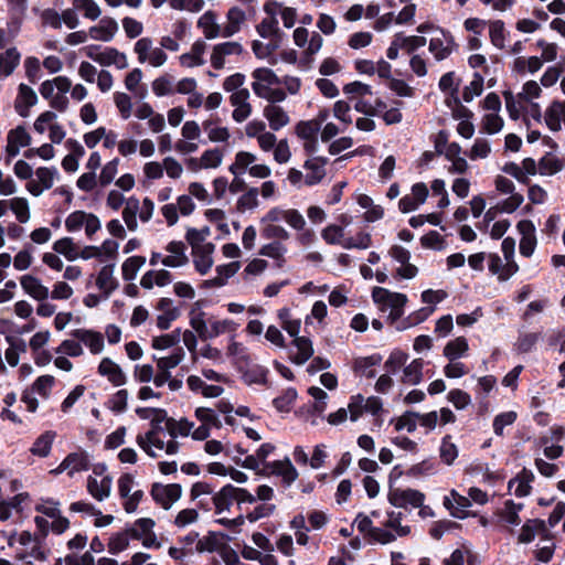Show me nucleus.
Returning <instances> with one entry per match:
<instances>
[{"label":"nucleus","mask_w":565,"mask_h":565,"mask_svg":"<svg viewBox=\"0 0 565 565\" xmlns=\"http://www.w3.org/2000/svg\"><path fill=\"white\" fill-rule=\"evenodd\" d=\"M565 167V161L554 157L551 152H547L539 160V170L540 173L545 174H555L562 171Z\"/></svg>","instance_id":"nucleus-24"},{"label":"nucleus","mask_w":565,"mask_h":565,"mask_svg":"<svg viewBox=\"0 0 565 565\" xmlns=\"http://www.w3.org/2000/svg\"><path fill=\"white\" fill-rule=\"evenodd\" d=\"M76 9L84 11V17L96 20L100 15V9L94 0H73Z\"/></svg>","instance_id":"nucleus-53"},{"label":"nucleus","mask_w":565,"mask_h":565,"mask_svg":"<svg viewBox=\"0 0 565 565\" xmlns=\"http://www.w3.org/2000/svg\"><path fill=\"white\" fill-rule=\"evenodd\" d=\"M516 413L513 411L500 413L493 419L492 427L497 436H503L505 426L512 425L516 420Z\"/></svg>","instance_id":"nucleus-44"},{"label":"nucleus","mask_w":565,"mask_h":565,"mask_svg":"<svg viewBox=\"0 0 565 565\" xmlns=\"http://www.w3.org/2000/svg\"><path fill=\"white\" fill-rule=\"evenodd\" d=\"M150 495L158 505L169 510L181 498L182 487L180 483L162 484L154 482L151 484Z\"/></svg>","instance_id":"nucleus-1"},{"label":"nucleus","mask_w":565,"mask_h":565,"mask_svg":"<svg viewBox=\"0 0 565 565\" xmlns=\"http://www.w3.org/2000/svg\"><path fill=\"white\" fill-rule=\"evenodd\" d=\"M71 334L75 339L84 342L93 354H98L104 349V335L98 331L75 329Z\"/></svg>","instance_id":"nucleus-6"},{"label":"nucleus","mask_w":565,"mask_h":565,"mask_svg":"<svg viewBox=\"0 0 565 565\" xmlns=\"http://www.w3.org/2000/svg\"><path fill=\"white\" fill-rule=\"evenodd\" d=\"M172 77L168 74L156 78L152 82V90L157 96H166L172 94Z\"/></svg>","instance_id":"nucleus-60"},{"label":"nucleus","mask_w":565,"mask_h":565,"mask_svg":"<svg viewBox=\"0 0 565 565\" xmlns=\"http://www.w3.org/2000/svg\"><path fill=\"white\" fill-rule=\"evenodd\" d=\"M206 44L204 41H195L192 45L191 53H184L180 56L181 64L188 67L203 65L204 60L202 58V55L204 54Z\"/></svg>","instance_id":"nucleus-20"},{"label":"nucleus","mask_w":565,"mask_h":565,"mask_svg":"<svg viewBox=\"0 0 565 565\" xmlns=\"http://www.w3.org/2000/svg\"><path fill=\"white\" fill-rule=\"evenodd\" d=\"M447 398L457 409H463L471 403L470 395L460 388L449 391Z\"/></svg>","instance_id":"nucleus-56"},{"label":"nucleus","mask_w":565,"mask_h":565,"mask_svg":"<svg viewBox=\"0 0 565 565\" xmlns=\"http://www.w3.org/2000/svg\"><path fill=\"white\" fill-rule=\"evenodd\" d=\"M195 417L202 423V425H206L207 427L213 426L217 429L222 427L221 420L212 408L198 407L195 409Z\"/></svg>","instance_id":"nucleus-47"},{"label":"nucleus","mask_w":565,"mask_h":565,"mask_svg":"<svg viewBox=\"0 0 565 565\" xmlns=\"http://www.w3.org/2000/svg\"><path fill=\"white\" fill-rule=\"evenodd\" d=\"M388 502L396 508H406L407 504L413 508L422 507L425 501V494L415 489H399L391 487L387 494Z\"/></svg>","instance_id":"nucleus-2"},{"label":"nucleus","mask_w":565,"mask_h":565,"mask_svg":"<svg viewBox=\"0 0 565 565\" xmlns=\"http://www.w3.org/2000/svg\"><path fill=\"white\" fill-rule=\"evenodd\" d=\"M329 162L326 157H315L305 161L303 168L310 172L305 177V183L309 186L318 184L326 175L324 166Z\"/></svg>","instance_id":"nucleus-3"},{"label":"nucleus","mask_w":565,"mask_h":565,"mask_svg":"<svg viewBox=\"0 0 565 565\" xmlns=\"http://www.w3.org/2000/svg\"><path fill=\"white\" fill-rule=\"evenodd\" d=\"M423 366L424 362L422 359L413 360L407 366L404 367L403 382L417 385L423 380Z\"/></svg>","instance_id":"nucleus-27"},{"label":"nucleus","mask_w":565,"mask_h":565,"mask_svg":"<svg viewBox=\"0 0 565 565\" xmlns=\"http://www.w3.org/2000/svg\"><path fill=\"white\" fill-rule=\"evenodd\" d=\"M53 250L73 262L78 257L77 247L71 237H63L53 244Z\"/></svg>","instance_id":"nucleus-31"},{"label":"nucleus","mask_w":565,"mask_h":565,"mask_svg":"<svg viewBox=\"0 0 565 565\" xmlns=\"http://www.w3.org/2000/svg\"><path fill=\"white\" fill-rule=\"evenodd\" d=\"M146 257L136 255L128 257L121 266L122 279L131 281L136 278L138 270L145 265Z\"/></svg>","instance_id":"nucleus-26"},{"label":"nucleus","mask_w":565,"mask_h":565,"mask_svg":"<svg viewBox=\"0 0 565 565\" xmlns=\"http://www.w3.org/2000/svg\"><path fill=\"white\" fill-rule=\"evenodd\" d=\"M114 264L105 265L98 273L96 286L103 291V298L107 299L118 288V281L113 276Z\"/></svg>","instance_id":"nucleus-9"},{"label":"nucleus","mask_w":565,"mask_h":565,"mask_svg":"<svg viewBox=\"0 0 565 565\" xmlns=\"http://www.w3.org/2000/svg\"><path fill=\"white\" fill-rule=\"evenodd\" d=\"M214 244L213 243H205L200 248H198L195 252H193L194 255V267L195 270L201 275H206L209 270L211 269L213 265L212 259V253L214 252Z\"/></svg>","instance_id":"nucleus-8"},{"label":"nucleus","mask_w":565,"mask_h":565,"mask_svg":"<svg viewBox=\"0 0 565 565\" xmlns=\"http://www.w3.org/2000/svg\"><path fill=\"white\" fill-rule=\"evenodd\" d=\"M117 31L118 24L116 20L110 17H104L97 25L89 28L88 34L94 40L109 42Z\"/></svg>","instance_id":"nucleus-4"},{"label":"nucleus","mask_w":565,"mask_h":565,"mask_svg":"<svg viewBox=\"0 0 565 565\" xmlns=\"http://www.w3.org/2000/svg\"><path fill=\"white\" fill-rule=\"evenodd\" d=\"M158 431L150 429L145 436L138 435L136 441L138 446L151 458H156L157 454L152 450L151 446L163 449L164 441L158 437Z\"/></svg>","instance_id":"nucleus-16"},{"label":"nucleus","mask_w":565,"mask_h":565,"mask_svg":"<svg viewBox=\"0 0 565 565\" xmlns=\"http://www.w3.org/2000/svg\"><path fill=\"white\" fill-rule=\"evenodd\" d=\"M115 104L124 119H128L131 114V98L126 93L117 92L114 95Z\"/></svg>","instance_id":"nucleus-63"},{"label":"nucleus","mask_w":565,"mask_h":565,"mask_svg":"<svg viewBox=\"0 0 565 565\" xmlns=\"http://www.w3.org/2000/svg\"><path fill=\"white\" fill-rule=\"evenodd\" d=\"M490 41L491 43L502 50L504 47V40H505V29H504V22L502 20H494L490 21Z\"/></svg>","instance_id":"nucleus-38"},{"label":"nucleus","mask_w":565,"mask_h":565,"mask_svg":"<svg viewBox=\"0 0 565 565\" xmlns=\"http://www.w3.org/2000/svg\"><path fill=\"white\" fill-rule=\"evenodd\" d=\"M291 343L298 350L297 354L290 358L292 363L302 365L313 355V347L309 338L296 337Z\"/></svg>","instance_id":"nucleus-15"},{"label":"nucleus","mask_w":565,"mask_h":565,"mask_svg":"<svg viewBox=\"0 0 565 565\" xmlns=\"http://www.w3.org/2000/svg\"><path fill=\"white\" fill-rule=\"evenodd\" d=\"M66 463L70 466L67 475L72 477L75 472L86 471L90 467L89 456L85 450L70 452L66 457Z\"/></svg>","instance_id":"nucleus-21"},{"label":"nucleus","mask_w":565,"mask_h":565,"mask_svg":"<svg viewBox=\"0 0 565 565\" xmlns=\"http://www.w3.org/2000/svg\"><path fill=\"white\" fill-rule=\"evenodd\" d=\"M98 373L106 376L115 386H121L126 383L127 377L120 366L111 359L104 358L98 365Z\"/></svg>","instance_id":"nucleus-7"},{"label":"nucleus","mask_w":565,"mask_h":565,"mask_svg":"<svg viewBox=\"0 0 565 565\" xmlns=\"http://www.w3.org/2000/svg\"><path fill=\"white\" fill-rule=\"evenodd\" d=\"M235 329V323L233 320L225 319L221 321L211 322V328L207 331V340L216 338L227 331H232Z\"/></svg>","instance_id":"nucleus-58"},{"label":"nucleus","mask_w":565,"mask_h":565,"mask_svg":"<svg viewBox=\"0 0 565 565\" xmlns=\"http://www.w3.org/2000/svg\"><path fill=\"white\" fill-rule=\"evenodd\" d=\"M256 31L263 39L269 38L271 34L279 32L277 18H266L256 25Z\"/></svg>","instance_id":"nucleus-59"},{"label":"nucleus","mask_w":565,"mask_h":565,"mask_svg":"<svg viewBox=\"0 0 565 565\" xmlns=\"http://www.w3.org/2000/svg\"><path fill=\"white\" fill-rule=\"evenodd\" d=\"M418 413L406 411L401 417H398L395 422V430L399 431L402 429H406L408 433H414L416 430V419Z\"/></svg>","instance_id":"nucleus-52"},{"label":"nucleus","mask_w":565,"mask_h":565,"mask_svg":"<svg viewBox=\"0 0 565 565\" xmlns=\"http://www.w3.org/2000/svg\"><path fill=\"white\" fill-rule=\"evenodd\" d=\"M298 393L294 387H288L279 396L273 399V406L279 413H289L297 399Z\"/></svg>","instance_id":"nucleus-23"},{"label":"nucleus","mask_w":565,"mask_h":565,"mask_svg":"<svg viewBox=\"0 0 565 565\" xmlns=\"http://www.w3.org/2000/svg\"><path fill=\"white\" fill-rule=\"evenodd\" d=\"M469 349L468 341L465 337H458L455 340L449 341L444 348V355L449 361L462 356Z\"/></svg>","instance_id":"nucleus-25"},{"label":"nucleus","mask_w":565,"mask_h":565,"mask_svg":"<svg viewBox=\"0 0 565 565\" xmlns=\"http://www.w3.org/2000/svg\"><path fill=\"white\" fill-rule=\"evenodd\" d=\"M256 160V157L247 151H239L235 156V162L228 168L230 172L238 175L245 172L247 167Z\"/></svg>","instance_id":"nucleus-34"},{"label":"nucleus","mask_w":565,"mask_h":565,"mask_svg":"<svg viewBox=\"0 0 565 565\" xmlns=\"http://www.w3.org/2000/svg\"><path fill=\"white\" fill-rule=\"evenodd\" d=\"M388 521L385 523L386 527L393 529L398 536H406L411 533V526L402 525L401 521L403 519L402 512H387Z\"/></svg>","instance_id":"nucleus-49"},{"label":"nucleus","mask_w":565,"mask_h":565,"mask_svg":"<svg viewBox=\"0 0 565 565\" xmlns=\"http://www.w3.org/2000/svg\"><path fill=\"white\" fill-rule=\"evenodd\" d=\"M204 317V311H190V326L196 331L201 340L206 341L209 328L206 326Z\"/></svg>","instance_id":"nucleus-43"},{"label":"nucleus","mask_w":565,"mask_h":565,"mask_svg":"<svg viewBox=\"0 0 565 565\" xmlns=\"http://www.w3.org/2000/svg\"><path fill=\"white\" fill-rule=\"evenodd\" d=\"M183 358H184V351L181 347H178L177 349H174L173 352L171 353V355H169V356L156 358V355H153V360H156V362H157V367L164 369L168 371L170 369L178 366L181 363V361L183 360Z\"/></svg>","instance_id":"nucleus-36"},{"label":"nucleus","mask_w":565,"mask_h":565,"mask_svg":"<svg viewBox=\"0 0 565 565\" xmlns=\"http://www.w3.org/2000/svg\"><path fill=\"white\" fill-rule=\"evenodd\" d=\"M20 281L23 290L32 298L43 301L49 297V288L43 286L36 277L24 275Z\"/></svg>","instance_id":"nucleus-10"},{"label":"nucleus","mask_w":565,"mask_h":565,"mask_svg":"<svg viewBox=\"0 0 565 565\" xmlns=\"http://www.w3.org/2000/svg\"><path fill=\"white\" fill-rule=\"evenodd\" d=\"M215 18L216 14L213 11H206L198 21V26L203 29L204 36L209 40L215 39L220 33Z\"/></svg>","instance_id":"nucleus-29"},{"label":"nucleus","mask_w":565,"mask_h":565,"mask_svg":"<svg viewBox=\"0 0 565 565\" xmlns=\"http://www.w3.org/2000/svg\"><path fill=\"white\" fill-rule=\"evenodd\" d=\"M429 51L434 53L437 61L445 60L452 53V49L445 46L443 40L438 38L430 39Z\"/></svg>","instance_id":"nucleus-62"},{"label":"nucleus","mask_w":565,"mask_h":565,"mask_svg":"<svg viewBox=\"0 0 565 565\" xmlns=\"http://www.w3.org/2000/svg\"><path fill=\"white\" fill-rule=\"evenodd\" d=\"M87 220V213L84 211H74L71 213L65 220V227L67 232H76L82 228V226Z\"/></svg>","instance_id":"nucleus-61"},{"label":"nucleus","mask_w":565,"mask_h":565,"mask_svg":"<svg viewBox=\"0 0 565 565\" xmlns=\"http://www.w3.org/2000/svg\"><path fill=\"white\" fill-rule=\"evenodd\" d=\"M407 302V296L405 294L397 292L393 301L388 305V308H391V312L387 316V322L393 326L395 323H399L401 318L404 315V307Z\"/></svg>","instance_id":"nucleus-28"},{"label":"nucleus","mask_w":565,"mask_h":565,"mask_svg":"<svg viewBox=\"0 0 565 565\" xmlns=\"http://www.w3.org/2000/svg\"><path fill=\"white\" fill-rule=\"evenodd\" d=\"M319 126L311 120H300L296 125V134L299 138L307 140V139H315L319 132Z\"/></svg>","instance_id":"nucleus-51"},{"label":"nucleus","mask_w":565,"mask_h":565,"mask_svg":"<svg viewBox=\"0 0 565 565\" xmlns=\"http://www.w3.org/2000/svg\"><path fill=\"white\" fill-rule=\"evenodd\" d=\"M540 338V332L520 334L516 343L514 344L515 350L518 351V353H529L534 349Z\"/></svg>","instance_id":"nucleus-39"},{"label":"nucleus","mask_w":565,"mask_h":565,"mask_svg":"<svg viewBox=\"0 0 565 565\" xmlns=\"http://www.w3.org/2000/svg\"><path fill=\"white\" fill-rule=\"evenodd\" d=\"M252 76L256 81L265 82L268 85H280L282 84V79L279 78L275 72L268 67H258L253 73Z\"/></svg>","instance_id":"nucleus-55"},{"label":"nucleus","mask_w":565,"mask_h":565,"mask_svg":"<svg viewBox=\"0 0 565 565\" xmlns=\"http://www.w3.org/2000/svg\"><path fill=\"white\" fill-rule=\"evenodd\" d=\"M451 495L457 507H454L448 497L444 498V505L447 510H449L451 516L465 520L471 515H475L473 513L467 510V508L471 507V501L469 498L459 494L456 490H451Z\"/></svg>","instance_id":"nucleus-5"},{"label":"nucleus","mask_w":565,"mask_h":565,"mask_svg":"<svg viewBox=\"0 0 565 565\" xmlns=\"http://www.w3.org/2000/svg\"><path fill=\"white\" fill-rule=\"evenodd\" d=\"M264 116L269 122V127L277 131L289 124V116L280 106L268 105L264 109Z\"/></svg>","instance_id":"nucleus-13"},{"label":"nucleus","mask_w":565,"mask_h":565,"mask_svg":"<svg viewBox=\"0 0 565 565\" xmlns=\"http://www.w3.org/2000/svg\"><path fill=\"white\" fill-rule=\"evenodd\" d=\"M55 383V379L52 375H41L32 384L31 391L38 393L43 398H47L51 393V388Z\"/></svg>","instance_id":"nucleus-40"},{"label":"nucleus","mask_w":565,"mask_h":565,"mask_svg":"<svg viewBox=\"0 0 565 565\" xmlns=\"http://www.w3.org/2000/svg\"><path fill=\"white\" fill-rule=\"evenodd\" d=\"M381 361L382 356L379 353H374L365 358L355 359L353 363V371L356 374L366 376L367 379H373L376 375V371L372 367L379 365Z\"/></svg>","instance_id":"nucleus-11"},{"label":"nucleus","mask_w":565,"mask_h":565,"mask_svg":"<svg viewBox=\"0 0 565 565\" xmlns=\"http://www.w3.org/2000/svg\"><path fill=\"white\" fill-rule=\"evenodd\" d=\"M321 236L327 244L339 245L344 236V230L340 225L330 224L322 230Z\"/></svg>","instance_id":"nucleus-48"},{"label":"nucleus","mask_w":565,"mask_h":565,"mask_svg":"<svg viewBox=\"0 0 565 565\" xmlns=\"http://www.w3.org/2000/svg\"><path fill=\"white\" fill-rule=\"evenodd\" d=\"M128 546H129V541L127 540L126 535L121 531L114 533L110 536L109 542L107 544L108 552L111 555H118L119 553L127 550Z\"/></svg>","instance_id":"nucleus-50"},{"label":"nucleus","mask_w":565,"mask_h":565,"mask_svg":"<svg viewBox=\"0 0 565 565\" xmlns=\"http://www.w3.org/2000/svg\"><path fill=\"white\" fill-rule=\"evenodd\" d=\"M258 189L250 188L243 195H241L236 203V210L244 212L246 209H254L258 205Z\"/></svg>","instance_id":"nucleus-46"},{"label":"nucleus","mask_w":565,"mask_h":565,"mask_svg":"<svg viewBox=\"0 0 565 565\" xmlns=\"http://www.w3.org/2000/svg\"><path fill=\"white\" fill-rule=\"evenodd\" d=\"M235 487L231 483L225 484L216 492L212 500L215 505V513L220 514L225 510H228L235 500Z\"/></svg>","instance_id":"nucleus-17"},{"label":"nucleus","mask_w":565,"mask_h":565,"mask_svg":"<svg viewBox=\"0 0 565 565\" xmlns=\"http://www.w3.org/2000/svg\"><path fill=\"white\" fill-rule=\"evenodd\" d=\"M24 67H25V75H26L28 79L32 84H35L36 81L40 78V72H41L40 60L35 56H29L24 61Z\"/></svg>","instance_id":"nucleus-64"},{"label":"nucleus","mask_w":565,"mask_h":565,"mask_svg":"<svg viewBox=\"0 0 565 565\" xmlns=\"http://www.w3.org/2000/svg\"><path fill=\"white\" fill-rule=\"evenodd\" d=\"M221 539H227V535L223 532L209 531L203 539L198 540L195 550L199 553H212L215 551L221 553L222 546L224 545L221 543Z\"/></svg>","instance_id":"nucleus-12"},{"label":"nucleus","mask_w":565,"mask_h":565,"mask_svg":"<svg viewBox=\"0 0 565 565\" xmlns=\"http://www.w3.org/2000/svg\"><path fill=\"white\" fill-rule=\"evenodd\" d=\"M21 58L17 47H9L0 54V76H9L19 65Z\"/></svg>","instance_id":"nucleus-19"},{"label":"nucleus","mask_w":565,"mask_h":565,"mask_svg":"<svg viewBox=\"0 0 565 565\" xmlns=\"http://www.w3.org/2000/svg\"><path fill=\"white\" fill-rule=\"evenodd\" d=\"M181 329L177 328L171 333L154 337L152 339V348L156 350H164L177 345L180 342Z\"/></svg>","instance_id":"nucleus-33"},{"label":"nucleus","mask_w":565,"mask_h":565,"mask_svg":"<svg viewBox=\"0 0 565 565\" xmlns=\"http://www.w3.org/2000/svg\"><path fill=\"white\" fill-rule=\"evenodd\" d=\"M450 435L444 436L439 448L440 459L448 466L452 465L458 457V448L454 443L450 441Z\"/></svg>","instance_id":"nucleus-32"},{"label":"nucleus","mask_w":565,"mask_h":565,"mask_svg":"<svg viewBox=\"0 0 565 565\" xmlns=\"http://www.w3.org/2000/svg\"><path fill=\"white\" fill-rule=\"evenodd\" d=\"M56 437V433L53 430H46L41 434L33 443L30 448V452L33 456L45 458L50 455L53 441Z\"/></svg>","instance_id":"nucleus-14"},{"label":"nucleus","mask_w":565,"mask_h":565,"mask_svg":"<svg viewBox=\"0 0 565 565\" xmlns=\"http://www.w3.org/2000/svg\"><path fill=\"white\" fill-rule=\"evenodd\" d=\"M268 370L264 366L256 365L243 373V380L246 384L267 385Z\"/></svg>","instance_id":"nucleus-37"},{"label":"nucleus","mask_w":565,"mask_h":565,"mask_svg":"<svg viewBox=\"0 0 565 565\" xmlns=\"http://www.w3.org/2000/svg\"><path fill=\"white\" fill-rule=\"evenodd\" d=\"M563 104L559 100H554L547 107L545 111V122L546 126L552 131H559L561 126V114H562Z\"/></svg>","instance_id":"nucleus-30"},{"label":"nucleus","mask_w":565,"mask_h":565,"mask_svg":"<svg viewBox=\"0 0 565 565\" xmlns=\"http://www.w3.org/2000/svg\"><path fill=\"white\" fill-rule=\"evenodd\" d=\"M35 174L39 179V183L44 188V190H49L53 185L54 178L57 175V170L55 167H40L36 169Z\"/></svg>","instance_id":"nucleus-57"},{"label":"nucleus","mask_w":565,"mask_h":565,"mask_svg":"<svg viewBox=\"0 0 565 565\" xmlns=\"http://www.w3.org/2000/svg\"><path fill=\"white\" fill-rule=\"evenodd\" d=\"M10 209L15 214L20 223H26L30 218L28 200L24 198H14L10 201Z\"/></svg>","instance_id":"nucleus-42"},{"label":"nucleus","mask_w":565,"mask_h":565,"mask_svg":"<svg viewBox=\"0 0 565 565\" xmlns=\"http://www.w3.org/2000/svg\"><path fill=\"white\" fill-rule=\"evenodd\" d=\"M396 294L397 292L390 291L383 287H374L372 290V299L379 305L380 310L385 312Z\"/></svg>","instance_id":"nucleus-41"},{"label":"nucleus","mask_w":565,"mask_h":565,"mask_svg":"<svg viewBox=\"0 0 565 565\" xmlns=\"http://www.w3.org/2000/svg\"><path fill=\"white\" fill-rule=\"evenodd\" d=\"M483 76L479 72L473 73V78L469 86H466L462 90V99L466 103H470L473 96H480L483 92Z\"/></svg>","instance_id":"nucleus-35"},{"label":"nucleus","mask_w":565,"mask_h":565,"mask_svg":"<svg viewBox=\"0 0 565 565\" xmlns=\"http://www.w3.org/2000/svg\"><path fill=\"white\" fill-rule=\"evenodd\" d=\"M435 311L434 307H423L414 312H412L408 317L402 319L398 324H396V329L398 331L406 330L411 327L417 326L425 320Z\"/></svg>","instance_id":"nucleus-22"},{"label":"nucleus","mask_w":565,"mask_h":565,"mask_svg":"<svg viewBox=\"0 0 565 565\" xmlns=\"http://www.w3.org/2000/svg\"><path fill=\"white\" fill-rule=\"evenodd\" d=\"M227 24L222 31L224 38H230L237 33L241 29V24L246 20L245 12L238 7H232L227 11Z\"/></svg>","instance_id":"nucleus-18"},{"label":"nucleus","mask_w":565,"mask_h":565,"mask_svg":"<svg viewBox=\"0 0 565 565\" xmlns=\"http://www.w3.org/2000/svg\"><path fill=\"white\" fill-rule=\"evenodd\" d=\"M408 354L401 350H394L386 360L384 367L388 373L395 374L407 361Z\"/></svg>","instance_id":"nucleus-45"},{"label":"nucleus","mask_w":565,"mask_h":565,"mask_svg":"<svg viewBox=\"0 0 565 565\" xmlns=\"http://www.w3.org/2000/svg\"><path fill=\"white\" fill-rule=\"evenodd\" d=\"M420 244L424 248L441 250L445 247V239L437 231H429L420 237Z\"/></svg>","instance_id":"nucleus-54"}]
</instances>
